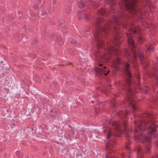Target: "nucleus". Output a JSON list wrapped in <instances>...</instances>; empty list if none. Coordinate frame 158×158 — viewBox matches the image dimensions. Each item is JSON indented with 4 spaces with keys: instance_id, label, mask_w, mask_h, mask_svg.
<instances>
[{
    "instance_id": "nucleus-30",
    "label": "nucleus",
    "mask_w": 158,
    "mask_h": 158,
    "mask_svg": "<svg viewBox=\"0 0 158 158\" xmlns=\"http://www.w3.org/2000/svg\"><path fill=\"white\" fill-rule=\"evenodd\" d=\"M81 12H79L78 13V14H77V15H78V18L79 19H80V16L81 15Z\"/></svg>"
},
{
    "instance_id": "nucleus-35",
    "label": "nucleus",
    "mask_w": 158,
    "mask_h": 158,
    "mask_svg": "<svg viewBox=\"0 0 158 158\" xmlns=\"http://www.w3.org/2000/svg\"><path fill=\"white\" fill-rule=\"evenodd\" d=\"M56 0H53V2L54 4H55L56 2Z\"/></svg>"
},
{
    "instance_id": "nucleus-27",
    "label": "nucleus",
    "mask_w": 158,
    "mask_h": 158,
    "mask_svg": "<svg viewBox=\"0 0 158 158\" xmlns=\"http://www.w3.org/2000/svg\"><path fill=\"white\" fill-rule=\"evenodd\" d=\"M150 146H148L146 147V151L147 152H149V150L150 148Z\"/></svg>"
},
{
    "instance_id": "nucleus-21",
    "label": "nucleus",
    "mask_w": 158,
    "mask_h": 158,
    "mask_svg": "<svg viewBox=\"0 0 158 158\" xmlns=\"http://www.w3.org/2000/svg\"><path fill=\"white\" fill-rule=\"evenodd\" d=\"M22 12H18L17 14H16V16L17 18H19L22 16Z\"/></svg>"
},
{
    "instance_id": "nucleus-7",
    "label": "nucleus",
    "mask_w": 158,
    "mask_h": 158,
    "mask_svg": "<svg viewBox=\"0 0 158 158\" xmlns=\"http://www.w3.org/2000/svg\"><path fill=\"white\" fill-rule=\"evenodd\" d=\"M51 37L52 40L56 42L58 45H61L63 44V41L59 36L52 34L51 35Z\"/></svg>"
},
{
    "instance_id": "nucleus-26",
    "label": "nucleus",
    "mask_w": 158,
    "mask_h": 158,
    "mask_svg": "<svg viewBox=\"0 0 158 158\" xmlns=\"http://www.w3.org/2000/svg\"><path fill=\"white\" fill-rule=\"evenodd\" d=\"M116 63L117 64H120V60L119 58H117L116 60Z\"/></svg>"
},
{
    "instance_id": "nucleus-20",
    "label": "nucleus",
    "mask_w": 158,
    "mask_h": 158,
    "mask_svg": "<svg viewBox=\"0 0 158 158\" xmlns=\"http://www.w3.org/2000/svg\"><path fill=\"white\" fill-rule=\"evenodd\" d=\"M5 11L4 8L3 7H0V14L1 15L4 13Z\"/></svg>"
},
{
    "instance_id": "nucleus-19",
    "label": "nucleus",
    "mask_w": 158,
    "mask_h": 158,
    "mask_svg": "<svg viewBox=\"0 0 158 158\" xmlns=\"http://www.w3.org/2000/svg\"><path fill=\"white\" fill-rule=\"evenodd\" d=\"M85 6V4H84L81 1L79 2H78V6L80 8H83Z\"/></svg>"
},
{
    "instance_id": "nucleus-29",
    "label": "nucleus",
    "mask_w": 158,
    "mask_h": 158,
    "mask_svg": "<svg viewBox=\"0 0 158 158\" xmlns=\"http://www.w3.org/2000/svg\"><path fill=\"white\" fill-rule=\"evenodd\" d=\"M133 60H135V58L136 56V54L135 53L134 54H133Z\"/></svg>"
},
{
    "instance_id": "nucleus-38",
    "label": "nucleus",
    "mask_w": 158,
    "mask_h": 158,
    "mask_svg": "<svg viewBox=\"0 0 158 158\" xmlns=\"http://www.w3.org/2000/svg\"><path fill=\"white\" fill-rule=\"evenodd\" d=\"M11 15V17L10 19H12L13 16L12 15Z\"/></svg>"
},
{
    "instance_id": "nucleus-10",
    "label": "nucleus",
    "mask_w": 158,
    "mask_h": 158,
    "mask_svg": "<svg viewBox=\"0 0 158 158\" xmlns=\"http://www.w3.org/2000/svg\"><path fill=\"white\" fill-rule=\"evenodd\" d=\"M125 122L123 120V121H116L114 123H113V125L115 126L118 129H119L120 126V125H122L123 126H125Z\"/></svg>"
},
{
    "instance_id": "nucleus-42",
    "label": "nucleus",
    "mask_w": 158,
    "mask_h": 158,
    "mask_svg": "<svg viewBox=\"0 0 158 158\" xmlns=\"http://www.w3.org/2000/svg\"><path fill=\"white\" fill-rule=\"evenodd\" d=\"M123 115H124L123 114H124V112H123ZM125 114H126L125 112Z\"/></svg>"
},
{
    "instance_id": "nucleus-6",
    "label": "nucleus",
    "mask_w": 158,
    "mask_h": 158,
    "mask_svg": "<svg viewBox=\"0 0 158 158\" xmlns=\"http://www.w3.org/2000/svg\"><path fill=\"white\" fill-rule=\"evenodd\" d=\"M127 91L128 92V94L127 98V100H128L130 104L131 105V106L132 107V109L135 110L136 109V106L135 104L133 103L132 102V98L130 96V94L131 95H134V93H135L134 92V91L130 88H129L127 89Z\"/></svg>"
},
{
    "instance_id": "nucleus-11",
    "label": "nucleus",
    "mask_w": 158,
    "mask_h": 158,
    "mask_svg": "<svg viewBox=\"0 0 158 158\" xmlns=\"http://www.w3.org/2000/svg\"><path fill=\"white\" fill-rule=\"evenodd\" d=\"M124 70L127 74V76L129 78H131V76L128 70L129 64L127 63H125L124 64Z\"/></svg>"
},
{
    "instance_id": "nucleus-16",
    "label": "nucleus",
    "mask_w": 158,
    "mask_h": 158,
    "mask_svg": "<svg viewBox=\"0 0 158 158\" xmlns=\"http://www.w3.org/2000/svg\"><path fill=\"white\" fill-rule=\"evenodd\" d=\"M113 44L115 45L117 47H118L121 43V40L118 39V36L116 35L114 41L113 42Z\"/></svg>"
},
{
    "instance_id": "nucleus-46",
    "label": "nucleus",
    "mask_w": 158,
    "mask_h": 158,
    "mask_svg": "<svg viewBox=\"0 0 158 158\" xmlns=\"http://www.w3.org/2000/svg\"><path fill=\"white\" fill-rule=\"evenodd\" d=\"M51 20H52L53 19V18L51 19Z\"/></svg>"
},
{
    "instance_id": "nucleus-8",
    "label": "nucleus",
    "mask_w": 158,
    "mask_h": 158,
    "mask_svg": "<svg viewBox=\"0 0 158 158\" xmlns=\"http://www.w3.org/2000/svg\"><path fill=\"white\" fill-rule=\"evenodd\" d=\"M139 56L141 60V63L144 69L146 68L147 61L146 59H144L143 55L142 52H139Z\"/></svg>"
},
{
    "instance_id": "nucleus-40",
    "label": "nucleus",
    "mask_w": 158,
    "mask_h": 158,
    "mask_svg": "<svg viewBox=\"0 0 158 158\" xmlns=\"http://www.w3.org/2000/svg\"><path fill=\"white\" fill-rule=\"evenodd\" d=\"M128 60L129 61H130V59H129V57H128Z\"/></svg>"
},
{
    "instance_id": "nucleus-25",
    "label": "nucleus",
    "mask_w": 158,
    "mask_h": 158,
    "mask_svg": "<svg viewBox=\"0 0 158 158\" xmlns=\"http://www.w3.org/2000/svg\"><path fill=\"white\" fill-rule=\"evenodd\" d=\"M131 79H128L126 80V83L128 85H130L131 83Z\"/></svg>"
},
{
    "instance_id": "nucleus-44",
    "label": "nucleus",
    "mask_w": 158,
    "mask_h": 158,
    "mask_svg": "<svg viewBox=\"0 0 158 158\" xmlns=\"http://www.w3.org/2000/svg\"><path fill=\"white\" fill-rule=\"evenodd\" d=\"M145 1L146 2H147V1H148V0H145Z\"/></svg>"
},
{
    "instance_id": "nucleus-39",
    "label": "nucleus",
    "mask_w": 158,
    "mask_h": 158,
    "mask_svg": "<svg viewBox=\"0 0 158 158\" xmlns=\"http://www.w3.org/2000/svg\"><path fill=\"white\" fill-rule=\"evenodd\" d=\"M54 24V22H52V24H51V25H53Z\"/></svg>"
},
{
    "instance_id": "nucleus-32",
    "label": "nucleus",
    "mask_w": 158,
    "mask_h": 158,
    "mask_svg": "<svg viewBox=\"0 0 158 158\" xmlns=\"http://www.w3.org/2000/svg\"><path fill=\"white\" fill-rule=\"evenodd\" d=\"M118 114H119L120 115H123V112L121 111L118 112Z\"/></svg>"
},
{
    "instance_id": "nucleus-37",
    "label": "nucleus",
    "mask_w": 158,
    "mask_h": 158,
    "mask_svg": "<svg viewBox=\"0 0 158 158\" xmlns=\"http://www.w3.org/2000/svg\"><path fill=\"white\" fill-rule=\"evenodd\" d=\"M138 150L139 152L141 150V149L140 148H138Z\"/></svg>"
},
{
    "instance_id": "nucleus-24",
    "label": "nucleus",
    "mask_w": 158,
    "mask_h": 158,
    "mask_svg": "<svg viewBox=\"0 0 158 158\" xmlns=\"http://www.w3.org/2000/svg\"><path fill=\"white\" fill-rule=\"evenodd\" d=\"M119 16L120 17H123L125 16V15L123 13V12H120L119 14Z\"/></svg>"
},
{
    "instance_id": "nucleus-43",
    "label": "nucleus",
    "mask_w": 158,
    "mask_h": 158,
    "mask_svg": "<svg viewBox=\"0 0 158 158\" xmlns=\"http://www.w3.org/2000/svg\"><path fill=\"white\" fill-rule=\"evenodd\" d=\"M106 158H107V155H106Z\"/></svg>"
},
{
    "instance_id": "nucleus-13",
    "label": "nucleus",
    "mask_w": 158,
    "mask_h": 158,
    "mask_svg": "<svg viewBox=\"0 0 158 158\" xmlns=\"http://www.w3.org/2000/svg\"><path fill=\"white\" fill-rule=\"evenodd\" d=\"M106 67L105 66L104 67L103 69H101L98 68H97L95 69V72L98 75H101L104 73L105 71L104 70V69H106Z\"/></svg>"
},
{
    "instance_id": "nucleus-22",
    "label": "nucleus",
    "mask_w": 158,
    "mask_h": 158,
    "mask_svg": "<svg viewBox=\"0 0 158 158\" xmlns=\"http://www.w3.org/2000/svg\"><path fill=\"white\" fill-rule=\"evenodd\" d=\"M125 55L126 57L130 56V54L128 52L127 50H126L125 51Z\"/></svg>"
},
{
    "instance_id": "nucleus-2",
    "label": "nucleus",
    "mask_w": 158,
    "mask_h": 158,
    "mask_svg": "<svg viewBox=\"0 0 158 158\" xmlns=\"http://www.w3.org/2000/svg\"><path fill=\"white\" fill-rule=\"evenodd\" d=\"M114 23L112 22H109L108 24L102 28H101L99 30H97L95 31V32L93 33L94 36L96 39L97 42V45L98 48H100L102 44V40H101L102 36L101 34L103 35V33H107L108 30H109L110 28H111L110 25L113 26L114 27V30L116 31V34L118 33V31H116L117 28V27H115L114 26V24L115 23L118 27V25L119 24L124 28L127 29L126 26L124 23L120 22L118 18L115 17L114 16L113 18Z\"/></svg>"
},
{
    "instance_id": "nucleus-17",
    "label": "nucleus",
    "mask_w": 158,
    "mask_h": 158,
    "mask_svg": "<svg viewBox=\"0 0 158 158\" xmlns=\"http://www.w3.org/2000/svg\"><path fill=\"white\" fill-rule=\"evenodd\" d=\"M98 14L100 15L105 16L106 15V12L103 8H101L98 11Z\"/></svg>"
},
{
    "instance_id": "nucleus-33",
    "label": "nucleus",
    "mask_w": 158,
    "mask_h": 158,
    "mask_svg": "<svg viewBox=\"0 0 158 158\" xmlns=\"http://www.w3.org/2000/svg\"><path fill=\"white\" fill-rule=\"evenodd\" d=\"M125 148L127 150H129V147L128 146H126Z\"/></svg>"
},
{
    "instance_id": "nucleus-28",
    "label": "nucleus",
    "mask_w": 158,
    "mask_h": 158,
    "mask_svg": "<svg viewBox=\"0 0 158 158\" xmlns=\"http://www.w3.org/2000/svg\"><path fill=\"white\" fill-rule=\"evenodd\" d=\"M93 5L94 6L96 7H98V5H97V3L96 2H93Z\"/></svg>"
},
{
    "instance_id": "nucleus-5",
    "label": "nucleus",
    "mask_w": 158,
    "mask_h": 158,
    "mask_svg": "<svg viewBox=\"0 0 158 158\" xmlns=\"http://www.w3.org/2000/svg\"><path fill=\"white\" fill-rule=\"evenodd\" d=\"M108 52L109 53V55H108L107 53H106L105 55L102 57V58L106 61L109 60L110 54L111 55L112 53L111 52H112L114 54L118 56H119L120 54V52L119 51L118 49L114 47L112 45L110 46V48L108 49Z\"/></svg>"
},
{
    "instance_id": "nucleus-45",
    "label": "nucleus",
    "mask_w": 158,
    "mask_h": 158,
    "mask_svg": "<svg viewBox=\"0 0 158 158\" xmlns=\"http://www.w3.org/2000/svg\"><path fill=\"white\" fill-rule=\"evenodd\" d=\"M147 92V91L146 90L145 91V93H146Z\"/></svg>"
},
{
    "instance_id": "nucleus-34",
    "label": "nucleus",
    "mask_w": 158,
    "mask_h": 158,
    "mask_svg": "<svg viewBox=\"0 0 158 158\" xmlns=\"http://www.w3.org/2000/svg\"><path fill=\"white\" fill-rule=\"evenodd\" d=\"M110 134L109 133L108 135H107V138H110Z\"/></svg>"
},
{
    "instance_id": "nucleus-31",
    "label": "nucleus",
    "mask_w": 158,
    "mask_h": 158,
    "mask_svg": "<svg viewBox=\"0 0 158 158\" xmlns=\"http://www.w3.org/2000/svg\"><path fill=\"white\" fill-rule=\"evenodd\" d=\"M102 20V19L100 18H98L97 19V21L98 23H99V22L101 21Z\"/></svg>"
},
{
    "instance_id": "nucleus-47",
    "label": "nucleus",
    "mask_w": 158,
    "mask_h": 158,
    "mask_svg": "<svg viewBox=\"0 0 158 158\" xmlns=\"http://www.w3.org/2000/svg\"><path fill=\"white\" fill-rule=\"evenodd\" d=\"M115 95L116 96H118V95L117 94V95Z\"/></svg>"
},
{
    "instance_id": "nucleus-9",
    "label": "nucleus",
    "mask_w": 158,
    "mask_h": 158,
    "mask_svg": "<svg viewBox=\"0 0 158 158\" xmlns=\"http://www.w3.org/2000/svg\"><path fill=\"white\" fill-rule=\"evenodd\" d=\"M158 64H154L152 67L153 68L154 73L152 72L149 74L152 76H155L156 80H158V66H156V65H158Z\"/></svg>"
},
{
    "instance_id": "nucleus-14",
    "label": "nucleus",
    "mask_w": 158,
    "mask_h": 158,
    "mask_svg": "<svg viewBox=\"0 0 158 158\" xmlns=\"http://www.w3.org/2000/svg\"><path fill=\"white\" fill-rule=\"evenodd\" d=\"M27 15L29 19L32 20H33L36 16V15L34 13L31 11L27 13Z\"/></svg>"
},
{
    "instance_id": "nucleus-18",
    "label": "nucleus",
    "mask_w": 158,
    "mask_h": 158,
    "mask_svg": "<svg viewBox=\"0 0 158 158\" xmlns=\"http://www.w3.org/2000/svg\"><path fill=\"white\" fill-rule=\"evenodd\" d=\"M143 41V39L141 37H139L137 40V42L138 44H140L142 43Z\"/></svg>"
},
{
    "instance_id": "nucleus-41",
    "label": "nucleus",
    "mask_w": 158,
    "mask_h": 158,
    "mask_svg": "<svg viewBox=\"0 0 158 158\" xmlns=\"http://www.w3.org/2000/svg\"><path fill=\"white\" fill-rule=\"evenodd\" d=\"M99 65L100 66H102V64H99Z\"/></svg>"
},
{
    "instance_id": "nucleus-48",
    "label": "nucleus",
    "mask_w": 158,
    "mask_h": 158,
    "mask_svg": "<svg viewBox=\"0 0 158 158\" xmlns=\"http://www.w3.org/2000/svg\"><path fill=\"white\" fill-rule=\"evenodd\" d=\"M96 27H98V25H96Z\"/></svg>"
},
{
    "instance_id": "nucleus-3",
    "label": "nucleus",
    "mask_w": 158,
    "mask_h": 158,
    "mask_svg": "<svg viewBox=\"0 0 158 158\" xmlns=\"http://www.w3.org/2000/svg\"><path fill=\"white\" fill-rule=\"evenodd\" d=\"M115 0H106L108 4L110 6V9L112 10L111 13L114 12V8L113 7L114 4ZM122 2L120 3V6L126 8L129 12H131L133 14H135L138 15L142 11L139 9L135 3L137 1L136 0H122Z\"/></svg>"
},
{
    "instance_id": "nucleus-23",
    "label": "nucleus",
    "mask_w": 158,
    "mask_h": 158,
    "mask_svg": "<svg viewBox=\"0 0 158 158\" xmlns=\"http://www.w3.org/2000/svg\"><path fill=\"white\" fill-rule=\"evenodd\" d=\"M41 5H42L41 4H40H40H38V5L36 4L35 5H34L33 6L34 8H37L39 9L41 7Z\"/></svg>"
},
{
    "instance_id": "nucleus-15",
    "label": "nucleus",
    "mask_w": 158,
    "mask_h": 158,
    "mask_svg": "<svg viewBox=\"0 0 158 158\" xmlns=\"http://www.w3.org/2000/svg\"><path fill=\"white\" fill-rule=\"evenodd\" d=\"M38 15L39 17L43 18L47 16V14L45 10H43L38 12Z\"/></svg>"
},
{
    "instance_id": "nucleus-36",
    "label": "nucleus",
    "mask_w": 158,
    "mask_h": 158,
    "mask_svg": "<svg viewBox=\"0 0 158 158\" xmlns=\"http://www.w3.org/2000/svg\"><path fill=\"white\" fill-rule=\"evenodd\" d=\"M109 71H108V72H107V73H105V74H104V75H105V76H106V75L107 74H108V73H109Z\"/></svg>"
},
{
    "instance_id": "nucleus-1",
    "label": "nucleus",
    "mask_w": 158,
    "mask_h": 158,
    "mask_svg": "<svg viewBox=\"0 0 158 158\" xmlns=\"http://www.w3.org/2000/svg\"><path fill=\"white\" fill-rule=\"evenodd\" d=\"M157 125L153 124L152 121L140 122L137 127L135 128L134 136L141 143L149 142L151 139L145 135H143L142 132L147 133L148 134L152 135L153 137H156L152 133L156 131Z\"/></svg>"
},
{
    "instance_id": "nucleus-12",
    "label": "nucleus",
    "mask_w": 158,
    "mask_h": 158,
    "mask_svg": "<svg viewBox=\"0 0 158 158\" xmlns=\"http://www.w3.org/2000/svg\"><path fill=\"white\" fill-rule=\"evenodd\" d=\"M146 47L147 48V49L146 50L145 52L148 55H149L150 53L153 51V47L152 45L151 44L146 45Z\"/></svg>"
},
{
    "instance_id": "nucleus-4",
    "label": "nucleus",
    "mask_w": 158,
    "mask_h": 158,
    "mask_svg": "<svg viewBox=\"0 0 158 158\" xmlns=\"http://www.w3.org/2000/svg\"><path fill=\"white\" fill-rule=\"evenodd\" d=\"M130 29L128 30V32L126 33L127 37V40L128 44H130L132 46L133 48H135L134 45V41L133 40V38L132 37V34L135 33L136 32V30L134 29V28L133 27V25L131 24Z\"/></svg>"
}]
</instances>
